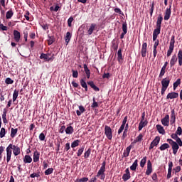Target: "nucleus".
Here are the masks:
<instances>
[{
  "instance_id": "nucleus-1",
  "label": "nucleus",
  "mask_w": 182,
  "mask_h": 182,
  "mask_svg": "<svg viewBox=\"0 0 182 182\" xmlns=\"http://www.w3.org/2000/svg\"><path fill=\"white\" fill-rule=\"evenodd\" d=\"M171 137L173 140H176V141L171 139H167L166 141L171 146L173 153L174 155H176L177 154V151H178V149H180V147H182V141L176 133L172 134L171 135Z\"/></svg>"
},
{
  "instance_id": "nucleus-2",
  "label": "nucleus",
  "mask_w": 182,
  "mask_h": 182,
  "mask_svg": "<svg viewBox=\"0 0 182 182\" xmlns=\"http://www.w3.org/2000/svg\"><path fill=\"white\" fill-rule=\"evenodd\" d=\"M80 85L82 86V87H83V89H85V92H87L89 90V89L87 88V85H88V86H90V87L92 89H93V90H95V92L100 91V89L99 88V87L96 86V85H95V82L93 81H88L86 82V80H85V79L82 78L80 80Z\"/></svg>"
},
{
  "instance_id": "nucleus-3",
  "label": "nucleus",
  "mask_w": 182,
  "mask_h": 182,
  "mask_svg": "<svg viewBox=\"0 0 182 182\" xmlns=\"http://www.w3.org/2000/svg\"><path fill=\"white\" fill-rule=\"evenodd\" d=\"M177 60L178 62V65L182 66V50H178L177 55L176 54L172 55L170 60L171 68H173V66L177 63Z\"/></svg>"
},
{
  "instance_id": "nucleus-4",
  "label": "nucleus",
  "mask_w": 182,
  "mask_h": 182,
  "mask_svg": "<svg viewBox=\"0 0 182 182\" xmlns=\"http://www.w3.org/2000/svg\"><path fill=\"white\" fill-rule=\"evenodd\" d=\"M106 171V161H104L102 164V166L98 171L96 177H100V180H105L106 178V174L105 172Z\"/></svg>"
},
{
  "instance_id": "nucleus-5",
  "label": "nucleus",
  "mask_w": 182,
  "mask_h": 182,
  "mask_svg": "<svg viewBox=\"0 0 182 182\" xmlns=\"http://www.w3.org/2000/svg\"><path fill=\"white\" fill-rule=\"evenodd\" d=\"M176 43V36H172L171 38L170 43H169V48L167 50L166 56L167 58L171 56L173 53V50H174V45Z\"/></svg>"
},
{
  "instance_id": "nucleus-6",
  "label": "nucleus",
  "mask_w": 182,
  "mask_h": 182,
  "mask_svg": "<svg viewBox=\"0 0 182 182\" xmlns=\"http://www.w3.org/2000/svg\"><path fill=\"white\" fill-rule=\"evenodd\" d=\"M161 85H162V87H161V93L162 96H164V93L166 90H167V87H168V85H170V78L169 77L164 78L161 80Z\"/></svg>"
},
{
  "instance_id": "nucleus-7",
  "label": "nucleus",
  "mask_w": 182,
  "mask_h": 182,
  "mask_svg": "<svg viewBox=\"0 0 182 182\" xmlns=\"http://www.w3.org/2000/svg\"><path fill=\"white\" fill-rule=\"evenodd\" d=\"M105 134L108 140H112L113 138V132H112V128H110V127L107 125L105 126Z\"/></svg>"
},
{
  "instance_id": "nucleus-8",
  "label": "nucleus",
  "mask_w": 182,
  "mask_h": 182,
  "mask_svg": "<svg viewBox=\"0 0 182 182\" xmlns=\"http://www.w3.org/2000/svg\"><path fill=\"white\" fill-rule=\"evenodd\" d=\"M6 161L9 163L11 161V157L12 156V144H10L6 149Z\"/></svg>"
},
{
  "instance_id": "nucleus-9",
  "label": "nucleus",
  "mask_w": 182,
  "mask_h": 182,
  "mask_svg": "<svg viewBox=\"0 0 182 182\" xmlns=\"http://www.w3.org/2000/svg\"><path fill=\"white\" fill-rule=\"evenodd\" d=\"M159 143H160V136H157L150 144L149 150H152V149H154V147H156V146H159Z\"/></svg>"
},
{
  "instance_id": "nucleus-10",
  "label": "nucleus",
  "mask_w": 182,
  "mask_h": 182,
  "mask_svg": "<svg viewBox=\"0 0 182 182\" xmlns=\"http://www.w3.org/2000/svg\"><path fill=\"white\" fill-rule=\"evenodd\" d=\"M161 122L162 123L163 126L168 127L170 126V115L166 114L161 120Z\"/></svg>"
},
{
  "instance_id": "nucleus-11",
  "label": "nucleus",
  "mask_w": 182,
  "mask_h": 182,
  "mask_svg": "<svg viewBox=\"0 0 182 182\" xmlns=\"http://www.w3.org/2000/svg\"><path fill=\"white\" fill-rule=\"evenodd\" d=\"M170 16H171V3L169 5V8L166 9L164 18V21H168V19H170Z\"/></svg>"
},
{
  "instance_id": "nucleus-12",
  "label": "nucleus",
  "mask_w": 182,
  "mask_h": 182,
  "mask_svg": "<svg viewBox=\"0 0 182 182\" xmlns=\"http://www.w3.org/2000/svg\"><path fill=\"white\" fill-rule=\"evenodd\" d=\"M11 150H13L14 156H19L21 154V148L18 146L11 144Z\"/></svg>"
},
{
  "instance_id": "nucleus-13",
  "label": "nucleus",
  "mask_w": 182,
  "mask_h": 182,
  "mask_svg": "<svg viewBox=\"0 0 182 182\" xmlns=\"http://www.w3.org/2000/svg\"><path fill=\"white\" fill-rule=\"evenodd\" d=\"M176 110L174 109H172L171 110V119H170V124L173 126L174 123H176Z\"/></svg>"
},
{
  "instance_id": "nucleus-14",
  "label": "nucleus",
  "mask_w": 182,
  "mask_h": 182,
  "mask_svg": "<svg viewBox=\"0 0 182 182\" xmlns=\"http://www.w3.org/2000/svg\"><path fill=\"white\" fill-rule=\"evenodd\" d=\"M152 172H153V168L151 166V161H150V160H149L147 161V169L146 171V176H150V174H151Z\"/></svg>"
},
{
  "instance_id": "nucleus-15",
  "label": "nucleus",
  "mask_w": 182,
  "mask_h": 182,
  "mask_svg": "<svg viewBox=\"0 0 182 182\" xmlns=\"http://www.w3.org/2000/svg\"><path fill=\"white\" fill-rule=\"evenodd\" d=\"M13 35L15 42H19V41H21V33L19 31L14 30Z\"/></svg>"
},
{
  "instance_id": "nucleus-16",
  "label": "nucleus",
  "mask_w": 182,
  "mask_h": 182,
  "mask_svg": "<svg viewBox=\"0 0 182 182\" xmlns=\"http://www.w3.org/2000/svg\"><path fill=\"white\" fill-rule=\"evenodd\" d=\"M141 52L142 58H146L147 53V43H143Z\"/></svg>"
},
{
  "instance_id": "nucleus-17",
  "label": "nucleus",
  "mask_w": 182,
  "mask_h": 182,
  "mask_svg": "<svg viewBox=\"0 0 182 182\" xmlns=\"http://www.w3.org/2000/svg\"><path fill=\"white\" fill-rule=\"evenodd\" d=\"M177 97H178V92H169L166 96V99H177Z\"/></svg>"
},
{
  "instance_id": "nucleus-18",
  "label": "nucleus",
  "mask_w": 182,
  "mask_h": 182,
  "mask_svg": "<svg viewBox=\"0 0 182 182\" xmlns=\"http://www.w3.org/2000/svg\"><path fill=\"white\" fill-rule=\"evenodd\" d=\"M117 60L119 63H123V54L122 53V48H119L117 52Z\"/></svg>"
},
{
  "instance_id": "nucleus-19",
  "label": "nucleus",
  "mask_w": 182,
  "mask_h": 182,
  "mask_svg": "<svg viewBox=\"0 0 182 182\" xmlns=\"http://www.w3.org/2000/svg\"><path fill=\"white\" fill-rule=\"evenodd\" d=\"M40 156H41V154L38 151H34L33 156V162L38 163V161H39Z\"/></svg>"
},
{
  "instance_id": "nucleus-20",
  "label": "nucleus",
  "mask_w": 182,
  "mask_h": 182,
  "mask_svg": "<svg viewBox=\"0 0 182 182\" xmlns=\"http://www.w3.org/2000/svg\"><path fill=\"white\" fill-rule=\"evenodd\" d=\"M130 150H132V145H129L127 149L124 151L123 157H129L130 154Z\"/></svg>"
},
{
  "instance_id": "nucleus-21",
  "label": "nucleus",
  "mask_w": 182,
  "mask_h": 182,
  "mask_svg": "<svg viewBox=\"0 0 182 182\" xmlns=\"http://www.w3.org/2000/svg\"><path fill=\"white\" fill-rule=\"evenodd\" d=\"M156 129L160 133V134H166V130H164V127L160 124L156 125Z\"/></svg>"
},
{
  "instance_id": "nucleus-22",
  "label": "nucleus",
  "mask_w": 182,
  "mask_h": 182,
  "mask_svg": "<svg viewBox=\"0 0 182 182\" xmlns=\"http://www.w3.org/2000/svg\"><path fill=\"white\" fill-rule=\"evenodd\" d=\"M161 22H163V16L159 14L156 21V28H161Z\"/></svg>"
},
{
  "instance_id": "nucleus-23",
  "label": "nucleus",
  "mask_w": 182,
  "mask_h": 182,
  "mask_svg": "<svg viewBox=\"0 0 182 182\" xmlns=\"http://www.w3.org/2000/svg\"><path fill=\"white\" fill-rule=\"evenodd\" d=\"M139 160L136 159L133 164L130 166V170L132 171H136L137 170V166H139Z\"/></svg>"
},
{
  "instance_id": "nucleus-24",
  "label": "nucleus",
  "mask_w": 182,
  "mask_h": 182,
  "mask_svg": "<svg viewBox=\"0 0 182 182\" xmlns=\"http://www.w3.org/2000/svg\"><path fill=\"white\" fill-rule=\"evenodd\" d=\"M95 29H96V23H91L89 29L87 30L88 35H92Z\"/></svg>"
},
{
  "instance_id": "nucleus-25",
  "label": "nucleus",
  "mask_w": 182,
  "mask_h": 182,
  "mask_svg": "<svg viewBox=\"0 0 182 182\" xmlns=\"http://www.w3.org/2000/svg\"><path fill=\"white\" fill-rule=\"evenodd\" d=\"M84 70L85 72L86 76L87 79H90V70L89 69V68H87V65L84 64Z\"/></svg>"
},
{
  "instance_id": "nucleus-26",
  "label": "nucleus",
  "mask_w": 182,
  "mask_h": 182,
  "mask_svg": "<svg viewBox=\"0 0 182 182\" xmlns=\"http://www.w3.org/2000/svg\"><path fill=\"white\" fill-rule=\"evenodd\" d=\"M147 119H145V121H140L139 124V130L141 131L143 127H146L147 126Z\"/></svg>"
},
{
  "instance_id": "nucleus-27",
  "label": "nucleus",
  "mask_w": 182,
  "mask_h": 182,
  "mask_svg": "<svg viewBox=\"0 0 182 182\" xmlns=\"http://www.w3.org/2000/svg\"><path fill=\"white\" fill-rule=\"evenodd\" d=\"M85 110L86 109H85L84 106H79V110L76 111L77 116H81L82 113H85Z\"/></svg>"
},
{
  "instance_id": "nucleus-28",
  "label": "nucleus",
  "mask_w": 182,
  "mask_h": 182,
  "mask_svg": "<svg viewBox=\"0 0 182 182\" xmlns=\"http://www.w3.org/2000/svg\"><path fill=\"white\" fill-rule=\"evenodd\" d=\"M167 149H170V145L167 143H164L159 147V150L161 151H164V150H167Z\"/></svg>"
},
{
  "instance_id": "nucleus-29",
  "label": "nucleus",
  "mask_w": 182,
  "mask_h": 182,
  "mask_svg": "<svg viewBox=\"0 0 182 182\" xmlns=\"http://www.w3.org/2000/svg\"><path fill=\"white\" fill-rule=\"evenodd\" d=\"M73 132H75V129H73V127H72V126H69L65 129L66 134H73Z\"/></svg>"
},
{
  "instance_id": "nucleus-30",
  "label": "nucleus",
  "mask_w": 182,
  "mask_h": 182,
  "mask_svg": "<svg viewBox=\"0 0 182 182\" xmlns=\"http://www.w3.org/2000/svg\"><path fill=\"white\" fill-rule=\"evenodd\" d=\"M72 38V34L70 33V32H67L66 33V36L65 37V41L67 43H69V42H70V39Z\"/></svg>"
},
{
  "instance_id": "nucleus-31",
  "label": "nucleus",
  "mask_w": 182,
  "mask_h": 182,
  "mask_svg": "<svg viewBox=\"0 0 182 182\" xmlns=\"http://www.w3.org/2000/svg\"><path fill=\"white\" fill-rule=\"evenodd\" d=\"M13 16H14V11H12V9H11L6 14V19H11V18H12Z\"/></svg>"
},
{
  "instance_id": "nucleus-32",
  "label": "nucleus",
  "mask_w": 182,
  "mask_h": 182,
  "mask_svg": "<svg viewBox=\"0 0 182 182\" xmlns=\"http://www.w3.org/2000/svg\"><path fill=\"white\" fill-rule=\"evenodd\" d=\"M49 56H50V53H41L40 59H44L45 60H47V62H49Z\"/></svg>"
},
{
  "instance_id": "nucleus-33",
  "label": "nucleus",
  "mask_w": 182,
  "mask_h": 182,
  "mask_svg": "<svg viewBox=\"0 0 182 182\" xmlns=\"http://www.w3.org/2000/svg\"><path fill=\"white\" fill-rule=\"evenodd\" d=\"M181 85V79L178 78L175 82H173V90H176L178 86Z\"/></svg>"
},
{
  "instance_id": "nucleus-34",
  "label": "nucleus",
  "mask_w": 182,
  "mask_h": 182,
  "mask_svg": "<svg viewBox=\"0 0 182 182\" xmlns=\"http://www.w3.org/2000/svg\"><path fill=\"white\" fill-rule=\"evenodd\" d=\"M19 95V90H14L13 93V102H16V99H18V96Z\"/></svg>"
},
{
  "instance_id": "nucleus-35",
  "label": "nucleus",
  "mask_w": 182,
  "mask_h": 182,
  "mask_svg": "<svg viewBox=\"0 0 182 182\" xmlns=\"http://www.w3.org/2000/svg\"><path fill=\"white\" fill-rule=\"evenodd\" d=\"M23 161L25 163H32V157L29 155H26L23 158Z\"/></svg>"
},
{
  "instance_id": "nucleus-36",
  "label": "nucleus",
  "mask_w": 182,
  "mask_h": 182,
  "mask_svg": "<svg viewBox=\"0 0 182 182\" xmlns=\"http://www.w3.org/2000/svg\"><path fill=\"white\" fill-rule=\"evenodd\" d=\"M92 153V149L89 148L85 153H84V159H89L90 156V154Z\"/></svg>"
},
{
  "instance_id": "nucleus-37",
  "label": "nucleus",
  "mask_w": 182,
  "mask_h": 182,
  "mask_svg": "<svg viewBox=\"0 0 182 182\" xmlns=\"http://www.w3.org/2000/svg\"><path fill=\"white\" fill-rule=\"evenodd\" d=\"M16 133H18V129L11 128V134H10L11 137L14 139V137L16 136Z\"/></svg>"
},
{
  "instance_id": "nucleus-38",
  "label": "nucleus",
  "mask_w": 182,
  "mask_h": 182,
  "mask_svg": "<svg viewBox=\"0 0 182 182\" xmlns=\"http://www.w3.org/2000/svg\"><path fill=\"white\" fill-rule=\"evenodd\" d=\"M83 151H85V146H82L81 148H80L77 152V157H80L82 154H83Z\"/></svg>"
},
{
  "instance_id": "nucleus-39",
  "label": "nucleus",
  "mask_w": 182,
  "mask_h": 182,
  "mask_svg": "<svg viewBox=\"0 0 182 182\" xmlns=\"http://www.w3.org/2000/svg\"><path fill=\"white\" fill-rule=\"evenodd\" d=\"M141 140H143V134H140L136 138V139L134 140L133 143L134 144H136V143H138V141H141Z\"/></svg>"
},
{
  "instance_id": "nucleus-40",
  "label": "nucleus",
  "mask_w": 182,
  "mask_h": 182,
  "mask_svg": "<svg viewBox=\"0 0 182 182\" xmlns=\"http://www.w3.org/2000/svg\"><path fill=\"white\" fill-rule=\"evenodd\" d=\"M79 143H80V140H79V139L75 140V141L71 144V147H72V149H75V147H77V146H79Z\"/></svg>"
},
{
  "instance_id": "nucleus-41",
  "label": "nucleus",
  "mask_w": 182,
  "mask_h": 182,
  "mask_svg": "<svg viewBox=\"0 0 182 182\" xmlns=\"http://www.w3.org/2000/svg\"><path fill=\"white\" fill-rule=\"evenodd\" d=\"M161 31V27H156V28H155L154 30L153 35H156V36H159V35H160Z\"/></svg>"
},
{
  "instance_id": "nucleus-42",
  "label": "nucleus",
  "mask_w": 182,
  "mask_h": 182,
  "mask_svg": "<svg viewBox=\"0 0 182 182\" xmlns=\"http://www.w3.org/2000/svg\"><path fill=\"white\" fill-rule=\"evenodd\" d=\"M92 104L91 105V107L92 109H95L96 107H99V104L97 103V102H96V99L95 97L92 98Z\"/></svg>"
},
{
  "instance_id": "nucleus-43",
  "label": "nucleus",
  "mask_w": 182,
  "mask_h": 182,
  "mask_svg": "<svg viewBox=\"0 0 182 182\" xmlns=\"http://www.w3.org/2000/svg\"><path fill=\"white\" fill-rule=\"evenodd\" d=\"M2 6L5 8V0H0V11L1 14H5V11L2 10Z\"/></svg>"
},
{
  "instance_id": "nucleus-44",
  "label": "nucleus",
  "mask_w": 182,
  "mask_h": 182,
  "mask_svg": "<svg viewBox=\"0 0 182 182\" xmlns=\"http://www.w3.org/2000/svg\"><path fill=\"white\" fill-rule=\"evenodd\" d=\"M53 173V168H49L45 171L44 174L45 176H49Z\"/></svg>"
},
{
  "instance_id": "nucleus-45",
  "label": "nucleus",
  "mask_w": 182,
  "mask_h": 182,
  "mask_svg": "<svg viewBox=\"0 0 182 182\" xmlns=\"http://www.w3.org/2000/svg\"><path fill=\"white\" fill-rule=\"evenodd\" d=\"M132 176H130V174H128V173H124L123 176H122V180L124 181H127V180H130V178Z\"/></svg>"
},
{
  "instance_id": "nucleus-46",
  "label": "nucleus",
  "mask_w": 182,
  "mask_h": 182,
  "mask_svg": "<svg viewBox=\"0 0 182 182\" xmlns=\"http://www.w3.org/2000/svg\"><path fill=\"white\" fill-rule=\"evenodd\" d=\"M87 181H89V178H87V177L77 178L75 180V182H87Z\"/></svg>"
},
{
  "instance_id": "nucleus-47",
  "label": "nucleus",
  "mask_w": 182,
  "mask_h": 182,
  "mask_svg": "<svg viewBox=\"0 0 182 182\" xmlns=\"http://www.w3.org/2000/svg\"><path fill=\"white\" fill-rule=\"evenodd\" d=\"M122 33H127V23L124 22L122 23Z\"/></svg>"
},
{
  "instance_id": "nucleus-48",
  "label": "nucleus",
  "mask_w": 182,
  "mask_h": 182,
  "mask_svg": "<svg viewBox=\"0 0 182 182\" xmlns=\"http://www.w3.org/2000/svg\"><path fill=\"white\" fill-rule=\"evenodd\" d=\"M146 161H147V157L146 156L144 157L141 160V161H140V166L142 167V168L144 167V166L146 165Z\"/></svg>"
},
{
  "instance_id": "nucleus-49",
  "label": "nucleus",
  "mask_w": 182,
  "mask_h": 182,
  "mask_svg": "<svg viewBox=\"0 0 182 182\" xmlns=\"http://www.w3.org/2000/svg\"><path fill=\"white\" fill-rule=\"evenodd\" d=\"M5 134H6V131L5 130V128H1L0 131V137L1 139L5 137Z\"/></svg>"
},
{
  "instance_id": "nucleus-50",
  "label": "nucleus",
  "mask_w": 182,
  "mask_h": 182,
  "mask_svg": "<svg viewBox=\"0 0 182 182\" xmlns=\"http://www.w3.org/2000/svg\"><path fill=\"white\" fill-rule=\"evenodd\" d=\"M149 6H150V9H149L150 15L151 16H153V12L154 11V1H153Z\"/></svg>"
},
{
  "instance_id": "nucleus-51",
  "label": "nucleus",
  "mask_w": 182,
  "mask_h": 182,
  "mask_svg": "<svg viewBox=\"0 0 182 182\" xmlns=\"http://www.w3.org/2000/svg\"><path fill=\"white\" fill-rule=\"evenodd\" d=\"M48 45H52L55 42V37L48 36Z\"/></svg>"
},
{
  "instance_id": "nucleus-52",
  "label": "nucleus",
  "mask_w": 182,
  "mask_h": 182,
  "mask_svg": "<svg viewBox=\"0 0 182 182\" xmlns=\"http://www.w3.org/2000/svg\"><path fill=\"white\" fill-rule=\"evenodd\" d=\"M6 85H12L14 83V80L11 79V77H7L5 80Z\"/></svg>"
},
{
  "instance_id": "nucleus-53",
  "label": "nucleus",
  "mask_w": 182,
  "mask_h": 182,
  "mask_svg": "<svg viewBox=\"0 0 182 182\" xmlns=\"http://www.w3.org/2000/svg\"><path fill=\"white\" fill-rule=\"evenodd\" d=\"M38 137H39V140H41V141H43L45 140V139H46V136L43 132L39 134Z\"/></svg>"
},
{
  "instance_id": "nucleus-54",
  "label": "nucleus",
  "mask_w": 182,
  "mask_h": 182,
  "mask_svg": "<svg viewBox=\"0 0 182 182\" xmlns=\"http://www.w3.org/2000/svg\"><path fill=\"white\" fill-rule=\"evenodd\" d=\"M176 133V134H177L178 136H181V134H182V129H181V127H178Z\"/></svg>"
},
{
  "instance_id": "nucleus-55",
  "label": "nucleus",
  "mask_w": 182,
  "mask_h": 182,
  "mask_svg": "<svg viewBox=\"0 0 182 182\" xmlns=\"http://www.w3.org/2000/svg\"><path fill=\"white\" fill-rule=\"evenodd\" d=\"M73 72V77L77 78V76H79V73L77 70H72Z\"/></svg>"
},
{
  "instance_id": "nucleus-56",
  "label": "nucleus",
  "mask_w": 182,
  "mask_h": 182,
  "mask_svg": "<svg viewBox=\"0 0 182 182\" xmlns=\"http://www.w3.org/2000/svg\"><path fill=\"white\" fill-rule=\"evenodd\" d=\"M173 171V169H168V173L166 176L167 180H170L171 178V172Z\"/></svg>"
},
{
  "instance_id": "nucleus-57",
  "label": "nucleus",
  "mask_w": 182,
  "mask_h": 182,
  "mask_svg": "<svg viewBox=\"0 0 182 182\" xmlns=\"http://www.w3.org/2000/svg\"><path fill=\"white\" fill-rule=\"evenodd\" d=\"M114 11L115 14H119V15H123V11H122V10L119 8H115Z\"/></svg>"
},
{
  "instance_id": "nucleus-58",
  "label": "nucleus",
  "mask_w": 182,
  "mask_h": 182,
  "mask_svg": "<svg viewBox=\"0 0 182 182\" xmlns=\"http://www.w3.org/2000/svg\"><path fill=\"white\" fill-rule=\"evenodd\" d=\"M173 170V171H175V173H180V171H181V166H178L176 168H174Z\"/></svg>"
},
{
  "instance_id": "nucleus-59",
  "label": "nucleus",
  "mask_w": 182,
  "mask_h": 182,
  "mask_svg": "<svg viewBox=\"0 0 182 182\" xmlns=\"http://www.w3.org/2000/svg\"><path fill=\"white\" fill-rule=\"evenodd\" d=\"M64 150H65V151H69V150H70V144L69 142H68V143L65 144Z\"/></svg>"
},
{
  "instance_id": "nucleus-60",
  "label": "nucleus",
  "mask_w": 182,
  "mask_h": 182,
  "mask_svg": "<svg viewBox=\"0 0 182 182\" xmlns=\"http://www.w3.org/2000/svg\"><path fill=\"white\" fill-rule=\"evenodd\" d=\"M166 73V68H161V72L159 74V77H163V76H164V74Z\"/></svg>"
},
{
  "instance_id": "nucleus-61",
  "label": "nucleus",
  "mask_w": 182,
  "mask_h": 182,
  "mask_svg": "<svg viewBox=\"0 0 182 182\" xmlns=\"http://www.w3.org/2000/svg\"><path fill=\"white\" fill-rule=\"evenodd\" d=\"M0 31H8V26H4L0 23Z\"/></svg>"
},
{
  "instance_id": "nucleus-62",
  "label": "nucleus",
  "mask_w": 182,
  "mask_h": 182,
  "mask_svg": "<svg viewBox=\"0 0 182 182\" xmlns=\"http://www.w3.org/2000/svg\"><path fill=\"white\" fill-rule=\"evenodd\" d=\"M152 180L154 181H159V178H157V173H154L153 175H152Z\"/></svg>"
},
{
  "instance_id": "nucleus-63",
  "label": "nucleus",
  "mask_w": 182,
  "mask_h": 182,
  "mask_svg": "<svg viewBox=\"0 0 182 182\" xmlns=\"http://www.w3.org/2000/svg\"><path fill=\"white\" fill-rule=\"evenodd\" d=\"M72 22H73V17H70L68 20V25L70 28L72 26Z\"/></svg>"
},
{
  "instance_id": "nucleus-64",
  "label": "nucleus",
  "mask_w": 182,
  "mask_h": 182,
  "mask_svg": "<svg viewBox=\"0 0 182 182\" xmlns=\"http://www.w3.org/2000/svg\"><path fill=\"white\" fill-rule=\"evenodd\" d=\"M118 48L119 44H116V43H112V49H114V50H117Z\"/></svg>"
}]
</instances>
